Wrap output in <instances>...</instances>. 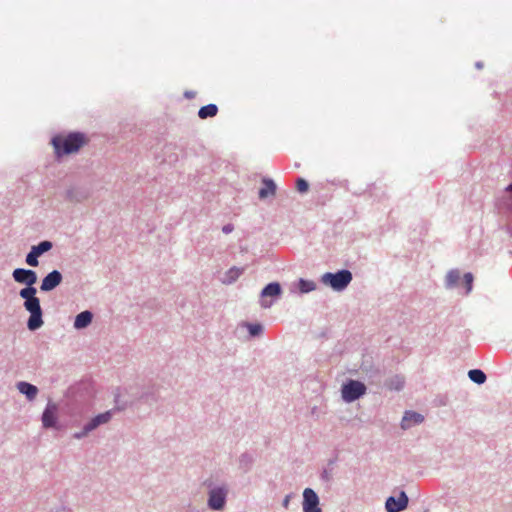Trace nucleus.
Returning <instances> with one entry per match:
<instances>
[{
    "label": "nucleus",
    "mask_w": 512,
    "mask_h": 512,
    "mask_svg": "<svg viewBox=\"0 0 512 512\" xmlns=\"http://www.w3.org/2000/svg\"><path fill=\"white\" fill-rule=\"evenodd\" d=\"M13 278L16 282L27 285V287L20 290L19 295L25 299L24 307L30 313L27 322L28 329L31 331L37 330L43 325L40 300L36 297L37 291L33 287L37 282V275L33 270L17 268L13 271Z\"/></svg>",
    "instance_id": "1"
},
{
    "label": "nucleus",
    "mask_w": 512,
    "mask_h": 512,
    "mask_svg": "<svg viewBox=\"0 0 512 512\" xmlns=\"http://www.w3.org/2000/svg\"><path fill=\"white\" fill-rule=\"evenodd\" d=\"M87 139L82 133H70L68 135H57L53 137L51 143L54 147L55 154L58 157L76 153L84 146Z\"/></svg>",
    "instance_id": "2"
},
{
    "label": "nucleus",
    "mask_w": 512,
    "mask_h": 512,
    "mask_svg": "<svg viewBox=\"0 0 512 512\" xmlns=\"http://www.w3.org/2000/svg\"><path fill=\"white\" fill-rule=\"evenodd\" d=\"M352 280V274L348 270H341L337 273H325L322 276V282L329 285L336 291L345 289Z\"/></svg>",
    "instance_id": "3"
},
{
    "label": "nucleus",
    "mask_w": 512,
    "mask_h": 512,
    "mask_svg": "<svg viewBox=\"0 0 512 512\" xmlns=\"http://www.w3.org/2000/svg\"><path fill=\"white\" fill-rule=\"evenodd\" d=\"M366 387L362 382L350 380L342 387V397L347 402H352L364 395Z\"/></svg>",
    "instance_id": "4"
},
{
    "label": "nucleus",
    "mask_w": 512,
    "mask_h": 512,
    "mask_svg": "<svg viewBox=\"0 0 512 512\" xmlns=\"http://www.w3.org/2000/svg\"><path fill=\"white\" fill-rule=\"evenodd\" d=\"M51 248L52 243L50 241H42L38 245L32 246L31 251L26 256V263L32 267L38 266V257Z\"/></svg>",
    "instance_id": "5"
},
{
    "label": "nucleus",
    "mask_w": 512,
    "mask_h": 512,
    "mask_svg": "<svg viewBox=\"0 0 512 512\" xmlns=\"http://www.w3.org/2000/svg\"><path fill=\"white\" fill-rule=\"evenodd\" d=\"M303 498L304 512H321V509L318 507V496L312 489L306 488L303 492Z\"/></svg>",
    "instance_id": "6"
},
{
    "label": "nucleus",
    "mask_w": 512,
    "mask_h": 512,
    "mask_svg": "<svg viewBox=\"0 0 512 512\" xmlns=\"http://www.w3.org/2000/svg\"><path fill=\"white\" fill-rule=\"evenodd\" d=\"M111 418V413L105 412L102 414L97 415L95 418H93L83 429L81 433H76L74 435L75 438L79 439L85 435H87L90 431L94 430L96 427H98L100 424L107 423Z\"/></svg>",
    "instance_id": "7"
},
{
    "label": "nucleus",
    "mask_w": 512,
    "mask_h": 512,
    "mask_svg": "<svg viewBox=\"0 0 512 512\" xmlns=\"http://www.w3.org/2000/svg\"><path fill=\"white\" fill-rule=\"evenodd\" d=\"M408 504V497L405 492H401L399 497L396 499L394 497H389L386 500L385 507L388 512H399L404 510Z\"/></svg>",
    "instance_id": "8"
},
{
    "label": "nucleus",
    "mask_w": 512,
    "mask_h": 512,
    "mask_svg": "<svg viewBox=\"0 0 512 512\" xmlns=\"http://www.w3.org/2000/svg\"><path fill=\"white\" fill-rule=\"evenodd\" d=\"M62 281V275L59 271L53 270L47 276L44 277L41 283L42 291H51L57 287Z\"/></svg>",
    "instance_id": "9"
},
{
    "label": "nucleus",
    "mask_w": 512,
    "mask_h": 512,
    "mask_svg": "<svg viewBox=\"0 0 512 512\" xmlns=\"http://www.w3.org/2000/svg\"><path fill=\"white\" fill-rule=\"evenodd\" d=\"M423 420V415L414 411H406L401 421V428L404 430L409 429L414 425L422 423Z\"/></svg>",
    "instance_id": "10"
},
{
    "label": "nucleus",
    "mask_w": 512,
    "mask_h": 512,
    "mask_svg": "<svg viewBox=\"0 0 512 512\" xmlns=\"http://www.w3.org/2000/svg\"><path fill=\"white\" fill-rule=\"evenodd\" d=\"M225 492L222 489H215L210 492L208 504L210 508L219 510L222 509L225 504Z\"/></svg>",
    "instance_id": "11"
},
{
    "label": "nucleus",
    "mask_w": 512,
    "mask_h": 512,
    "mask_svg": "<svg viewBox=\"0 0 512 512\" xmlns=\"http://www.w3.org/2000/svg\"><path fill=\"white\" fill-rule=\"evenodd\" d=\"M57 407L54 404H49L43 412L42 422L46 428L53 427L56 424Z\"/></svg>",
    "instance_id": "12"
},
{
    "label": "nucleus",
    "mask_w": 512,
    "mask_h": 512,
    "mask_svg": "<svg viewBox=\"0 0 512 512\" xmlns=\"http://www.w3.org/2000/svg\"><path fill=\"white\" fill-rule=\"evenodd\" d=\"M263 187L259 190V198L265 199L269 196H274L276 193V184L273 180L264 178L262 180Z\"/></svg>",
    "instance_id": "13"
},
{
    "label": "nucleus",
    "mask_w": 512,
    "mask_h": 512,
    "mask_svg": "<svg viewBox=\"0 0 512 512\" xmlns=\"http://www.w3.org/2000/svg\"><path fill=\"white\" fill-rule=\"evenodd\" d=\"M92 313L90 311H83L79 313L74 321V327L76 329H82L87 327L92 321Z\"/></svg>",
    "instance_id": "14"
},
{
    "label": "nucleus",
    "mask_w": 512,
    "mask_h": 512,
    "mask_svg": "<svg viewBox=\"0 0 512 512\" xmlns=\"http://www.w3.org/2000/svg\"><path fill=\"white\" fill-rule=\"evenodd\" d=\"M17 387L18 390L22 394H25L30 400L34 399L38 393L37 387L27 382H19Z\"/></svg>",
    "instance_id": "15"
},
{
    "label": "nucleus",
    "mask_w": 512,
    "mask_h": 512,
    "mask_svg": "<svg viewBox=\"0 0 512 512\" xmlns=\"http://www.w3.org/2000/svg\"><path fill=\"white\" fill-rule=\"evenodd\" d=\"M218 113V107L215 104H208L203 106L198 111V116L201 119H206L208 117H214Z\"/></svg>",
    "instance_id": "16"
},
{
    "label": "nucleus",
    "mask_w": 512,
    "mask_h": 512,
    "mask_svg": "<svg viewBox=\"0 0 512 512\" xmlns=\"http://www.w3.org/2000/svg\"><path fill=\"white\" fill-rule=\"evenodd\" d=\"M281 293V287L278 283H270L268 284L261 293L262 298L267 296H278Z\"/></svg>",
    "instance_id": "17"
},
{
    "label": "nucleus",
    "mask_w": 512,
    "mask_h": 512,
    "mask_svg": "<svg viewBox=\"0 0 512 512\" xmlns=\"http://www.w3.org/2000/svg\"><path fill=\"white\" fill-rule=\"evenodd\" d=\"M469 378L477 383V384H483L486 381V375L482 370L479 369H473L468 372Z\"/></svg>",
    "instance_id": "18"
},
{
    "label": "nucleus",
    "mask_w": 512,
    "mask_h": 512,
    "mask_svg": "<svg viewBox=\"0 0 512 512\" xmlns=\"http://www.w3.org/2000/svg\"><path fill=\"white\" fill-rule=\"evenodd\" d=\"M316 288V285L313 281H308L304 279H300L299 281V290L301 293H308L313 291Z\"/></svg>",
    "instance_id": "19"
},
{
    "label": "nucleus",
    "mask_w": 512,
    "mask_h": 512,
    "mask_svg": "<svg viewBox=\"0 0 512 512\" xmlns=\"http://www.w3.org/2000/svg\"><path fill=\"white\" fill-rule=\"evenodd\" d=\"M243 273V269L233 267L227 272V276L229 278V282L235 281L241 274Z\"/></svg>",
    "instance_id": "20"
},
{
    "label": "nucleus",
    "mask_w": 512,
    "mask_h": 512,
    "mask_svg": "<svg viewBox=\"0 0 512 512\" xmlns=\"http://www.w3.org/2000/svg\"><path fill=\"white\" fill-rule=\"evenodd\" d=\"M308 188H309V185L307 183L306 180H304L303 178H299L297 179L296 181V189L300 192V193H305L308 191Z\"/></svg>",
    "instance_id": "21"
},
{
    "label": "nucleus",
    "mask_w": 512,
    "mask_h": 512,
    "mask_svg": "<svg viewBox=\"0 0 512 512\" xmlns=\"http://www.w3.org/2000/svg\"><path fill=\"white\" fill-rule=\"evenodd\" d=\"M247 327L251 336L259 335L262 330V326L260 324H248Z\"/></svg>",
    "instance_id": "22"
},
{
    "label": "nucleus",
    "mask_w": 512,
    "mask_h": 512,
    "mask_svg": "<svg viewBox=\"0 0 512 512\" xmlns=\"http://www.w3.org/2000/svg\"><path fill=\"white\" fill-rule=\"evenodd\" d=\"M459 278V274L457 271H451L448 275H447V279H448V282L450 284H455L457 282Z\"/></svg>",
    "instance_id": "23"
},
{
    "label": "nucleus",
    "mask_w": 512,
    "mask_h": 512,
    "mask_svg": "<svg viewBox=\"0 0 512 512\" xmlns=\"http://www.w3.org/2000/svg\"><path fill=\"white\" fill-rule=\"evenodd\" d=\"M464 278H465V281H466V284L468 285V291L471 290V285H472V281H473V276L471 273H467L464 275Z\"/></svg>",
    "instance_id": "24"
},
{
    "label": "nucleus",
    "mask_w": 512,
    "mask_h": 512,
    "mask_svg": "<svg viewBox=\"0 0 512 512\" xmlns=\"http://www.w3.org/2000/svg\"><path fill=\"white\" fill-rule=\"evenodd\" d=\"M222 231L228 234L233 231V226L231 224H227L222 228Z\"/></svg>",
    "instance_id": "25"
},
{
    "label": "nucleus",
    "mask_w": 512,
    "mask_h": 512,
    "mask_svg": "<svg viewBox=\"0 0 512 512\" xmlns=\"http://www.w3.org/2000/svg\"><path fill=\"white\" fill-rule=\"evenodd\" d=\"M261 305H262V307H264V308H268V307L271 305V303H266V301H265V300H262Z\"/></svg>",
    "instance_id": "26"
},
{
    "label": "nucleus",
    "mask_w": 512,
    "mask_h": 512,
    "mask_svg": "<svg viewBox=\"0 0 512 512\" xmlns=\"http://www.w3.org/2000/svg\"><path fill=\"white\" fill-rule=\"evenodd\" d=\"M284 506L287 507L288 504H289V497H286L285 500H284Z\"/></svg>",
    "instance_id": "27"
},
{
    "label": "nucleus",
    "mask_w": 512,
    "mask_h": 512,
    "mask_svg": "<svg viewBox=\"0 0 512 512\" xmlns=\"http://www.w3.org/2000/svg\"><path fill=\"white\" fill-rule=\"evenodd\" d=\"M507 190L512 192V183L507 187Z\"/></svg>",
    "instance_id": "28"
}]
</instances>
